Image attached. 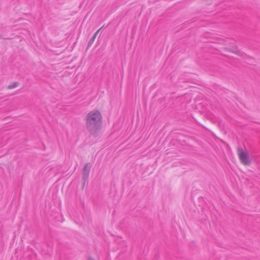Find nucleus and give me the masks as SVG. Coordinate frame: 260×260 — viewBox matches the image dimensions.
<instances>
[{
    "label": "nucleus",
    "instance_id": "1",
    "mask_svg": "<svg viewBox=\"0 0 260 260\" xmlns=\"http://www.w3.org/2000/svg\"><path fill=\"white\" fill-rule=\"evenodd\" d=\"M102 116L98 110L89 112L86 117V125L91 135L96 137L102 125Z\"/></svg>",
    "mask_w": 260,
    "mask_h": 260
},
{
    "label": "nucleus",
    "instance_id": "2",
    "mask_svg": "<svg viewBox=\"0 0 260 260\" xmlns=\"http://www.w3.org/2000/svg\"><path fill=\"white\" fill-rule=\"evenodd\" d=\"M238 155L241 162L244 165H249L251 161L249 158L248 154L243 151L242 149L238 150Z\"/></svg>",
    "mask_w": 260,
    "mask_h": 260
},
{
    "label": "nucleus",
    "instance_id": "3",
    "mask_svg": "<svg viewBox=\"0 0 260 260\" xmlns=\"http://www.w3.org/2000/svg\"><path fill=\"white\" fill-rule=\"evenodd\" d=\"M91 167V165L89 162L86 163L84 167L82 178L84 182L87 180L89 177Z\"/></svg>",
    "mask_w": 260,
    "mask_h": 260
},
{
    "label": "nucleus",
    "instance_id": "4",
    "mask_svg": "<svg viewBox=\"0 0 260 260\" xmlns=\"http://www.w3.org/2000/svg\"><path fill=\"white\" fill-rule=\"evenodd\" d=\"M18 85H19L18 82H15L13 84L9 85L8 86V89H11L15 88L17 87L18 86Z\"/></svg>",
    "mask_w": 260,
    "mask_h": 260
},
{
    "label": "nucleus",
    "instance_id": "5",
    "mask_svg": "<svg viewBox=\"0 0 260 260\" xmlns=\"http://www.w3.org/2000/svg\"><path fill=\"white\" fill-rule=\"evenodd\" d=\"M96 35H93L88 43V47H90L92 44V43L94 41Z\"/></svg>",
    "mask_w": 260,
    "mask_h": 260
},
{
    "label": "nucleus",
    "instance_id": "6",
    "mask_svg": "<svg viewBox=\"0 0 260 260\" xmlns=\"http://www.w3.org/2000/svg\"><path fill=\"white\" fill-rule=\"evenodd\" d=\"M102 27L100 28L99 30H98L94 34V35H96V36H97L98 34L99 33V32L100 31V30L102 29Z\"/></svg>",
    "mask_w": 260,
    "mask_h": 260
},
{
    "label": "nucleus",
    "instance_id": "7",
    "mask_svg": "<svg viewBox=\"0 0 260 260\" xmlns=\"http://www.w3.org/2000/svg\"><path fill=\"white\" fill-rule=\"evenodd\" d=\"M88 260H95V259L92 257H88Z\"/></svg>",
    "mask_w": 260,
    "mask_h": 260
},
{
    "label": "nucleus",
    "instance_id": "8",
    "mask_svg": "<svg viewBox=\"0 0 260 260\" xmlns=\"http://www.w3.org/2000/svg\"><path fill=\"white\" fill-rule=\"evenodd\" d=\"M0 39H5V38H3L2 35H0Z\"/></svg>",
    "mask_w": 260,
    "mask_h": 260
}]
</instances>
